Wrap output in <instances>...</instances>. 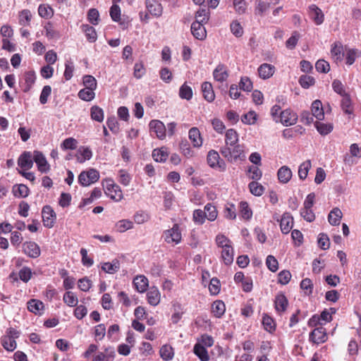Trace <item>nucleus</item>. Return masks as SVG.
<instances>
[{"label":"nucleus","mask_w":361,"mask_h":361,"mask_svg":"<svg viewBox=\"0 0 361 361\" xmlns=\"http://www.w3.org/2000/svg\"><path fill=\"white\" fill-rule=\"evenodd\" d=\"M221 155L230 162L243 161L245 159L244 147L240 145H235L233 147L223 146L220 149Z\"/></svg>","instance_id":"f257e3e1"},{"label":"nucleus","mask_w":361,"mask_h":361,"mask_svg":"<svg viewBox=\"0 0 361 361\" xmlns=\"http://www.w3.org/2000/svg\"><path fill=\"white\" fill-rule=\"evenodd\" d=\"M99 178V172L94 169H90L87 171H82L80 173L78 182L82 186H88L96 183Z\"/></svg>","instance_id":"f03ea898"},{"label":"nucleus","mask_w":361,"mask_h":361,"mask_svg":"<svg viewBox=\"0 0 361 361\" xmlns=\"http://www.w3.org/2000/svg\"><path fill=\"white\" fill-rule=\"evenodd\" d=\"M163 238L164 241L169 244L177 245L180 243L182 235L179 226L174 224L171 229L165 231Z\"/></svg>","instance_id":"7ed1b4c3"},{"label":"nucleus","mask_w":361,"mask_h":361,"mask_svg":"<svg viewBox=\"0 0 361 361\" xmlns=\"http://www.w3.org/2000/svg\"><path fill=\"white\" fill-rule=\"evenodd\" d=\"M105 193L116 202L121 201L123 197L120 186L110 179L106 180Z\"/></svg>","instance_id":"20e7f679"},{"label":"nucleus","mask_w":361,"mask_h":361,"mask_svg":"<svg viewBox=\"0 0 361 361\" xmlns=\"http://www.w3.org/2000/svg\"><path fill=\"white\" fill-rule=\"evenodd\" d=\"M116 356L114 347L108 346L104 348L103 351L97 352L93 356L92 361H113Z\"/></svg>","instance_id":"39448f33"},{"label":"nucleus","mask_w":361,"mask_h":361,"mask_svg":"<svg viewBox=\"0 0 361 361\" xmlns=\"http://www.w3.org/2000/svg\"><path fill=\"white\" fill-rule=\"evenodd\" d=\"M280 122L285 126H290L296 123L298 115L292 110L287 109L280 113Z\"/></svg>","instance_id":"423d86ee"},{"label":"nucleus","mask_w":361,"mask_h":361,"mask_svg":"<svg viewBox=\"0 0 361 361\" xmlns=\"http://www.w3.org/2000/svg\"><path fill=\"white\" fill-rule=\"evenodd\" d=\"M327 338L326 331L323 326L315 328L310 334V341L316 344L323 343L326 341Z\"/></svg>","instance_id":"0eeeda50"},{"label":"nucleus","mask_w":361,"mask_h":361,"mask_svg":"<svg viewBox=\"0 0 361 361\" xmlns=\"http://www.w3.org/2000/svg\"><path fill=\"white\" fill-rule=\"evenodd\" d=\"M42 217L44 226L47 228H51L56 220V214L50 206H45L42 209Z\"/></svg>","instance_id":"6e6552de"},{"label":"nucleus","mask_w":361,"mask_h":361,"mask_svg":"<svg viewBox=\"0 0 361 361\" xmlns=\"http://www.w3.org/2000/svg\"><path fill=\"white\" fill-rule=\"evenodd\" d=\"M149 126L151 132L154 133L159 139L165 138L166 128L161 121L152 120L149 122Z\"/></svg>","instance_id":"1a4fd4ad"},{"label":"nucleus","mask_w":361,"mask_h":361,"mask_svg":"<svg viewBox=\"0 0 361 361\" xmlns=\"http://www.w3.org/2000/svg\"><path fill=\"white\" fill-rule=\"evenodd\" d=\"M33 161L36 163L38 170L41 173H47L50 169L49 164H48L44 154L39 152L35 151L33 155Z\"/></svg>","instance_id":"9d476101"},{"label":"nucleus","mask_w":361,"mask_h":361,"mask_svg":"<svg viewBox=\"0 0 361 361\" xmlns=\"http://www.w3.org/2000/svg\"><path fill=\"white\" fill-rule=\"evenodd\" d=\"M147 12L153 16L159 17L163 12V7L158 0H145Z\"/></svg>","instance_id":"9b49d317"},{"label":"nucleus","mask_w":361,"mask_h":361,"mask_svg":"<svg viewBox=\"0 0 361 361\" xmlns=\"http://www.w3.org/2000/svg\"><path fill=\"white\" fill-rule=\"evenodd\" d=\"M18 165L23 171L30 169L33 166V157L30 152H24L18 159Z\"/></svg>","instance_id":"f8f14e48"},{"label":"nucleus","mask_w":361,"mask_h":361,"mask_svg":"<svg viewBox=\"0 0 361 361\" xmlns=\"http://www.w3.org/2000/svg\"><path fill=\"white\" fill-rule=\"evenodd\" d=\"M24 253L31 258H37L40 255V248L35 242H25L23 245Z\"/></svg>","instance_id":"ddd939ff"},{"label":"nucleus","mask_w":361,"mask_h":361,"mask_svg":"<svg viewBox=\"0 0 361 361\" xmlns=\"http://www.w3.org/2000/svg\"><path fill=\"white\" fill-rule=\"evenodd\" d=\"M228 71L226 66L219 63L213 71V77L216 81L223 82L228 78Z\"/></svg>","instance_id":"4468645a"},{"label":"nucleus","mask_w":361,"mask_h":361,"mask_svg":"<svg viewBox=\"0 0 361 361\" xmlns=\"http://www.w3.org/2000/svg\"><path fill=\"white\" fill-rule=\"evenodd\" d=\"M293 226V218L290 213H284L280 221V228L283 233L287 234Z\"/></svg>","instance_id":"2eb2a0df"},{"label":"nucleus","mask_w":361,"mask_h":361,"mask_svg":"<svg viewBox=\"0 0 361 361\" xmlns=\"http://www.w3.org/2000/svg\"><path fill=\"white\" fill-rule=\"evenodd\" d=\"M188 137L194 147L199 148L202 147L203 140L197 128L192 127L189 130Z\"/></svg>","instance_id":"dca6fc26"},{"label":"nucleus","mask_w":361,"mask_h":361,"mask_svg":"<svg viewBox=\"0 0 361 361\" xmlns=\"http://www.w3.org/2000/svg\"><path fill=\"white\" fill-rule=\"evenodd\" d=\"M191 32L194 37L199 40H203L206 38L207 32L204 24L199 22H193L191 25Z\"/></svg>","instance_id":"f3484780"},{"label":"nucleus","mask_w":361,"mask_h":361,"mask_svg":"<svg viewBox=\"0 0 361 361\" xmlns=\"http://www.w3.org/2000/svg\"><path fill=\"white\" fill-rule=\"evenodd\" d=\"M133 283L136 290L141 293H145L149 286V281L144 275L136 276L133 279Z\"/></svg>","instance_id":"a211bd4d"},{"label":"nucleus","mask_w":361,"mask_h":361,"mask_svg":"<svg viewBox=\"0 0 361 361\" xmlns=\"http://www.w3.org/2000/svg\"><path fill=\"white\" fill-rule=\"evenodd\" d=\"M147 300L148 303L152 306L159 305L161 300V293L157 287L152 286L148 290Z\"/></svg>","instance_id":"6ab92c4d"},{"label":"nucleus","mask_w":361,"mask_h":361,"mask_svg":"<svg viewBox=\"0 0 361 361\" xmlns=\"http://www.w3.org/2000/svg\"><path fill=\"white\" fill-rule=\"evenodd\" d=\"M309 11L312 19L316 25H319L323 23L324 20V16L322 11L315 4H312L309 6Z\"/></svg>","instance_id":"aec40b11"},{"label":"nucleus","mask_w":361,"mask_h":361,"mask_svg":"<svg viewBox=\"0 0 361 361\" xmlns=\"http://www.w3.org/2000/svg\"><path fill=\"white\" fill-rule=\"evenodd\" d=\"M274 304L276 312L281 314L286 310L288 301L286 295L280 293L276 295Z\"/></svg>","instance_id":"412c9836"},{"label":"nucleus","mask_w":361,"mask_h":361,"mask_svg":"<svg viewBox=\"0 0 361 361\" xmlns=\"http://www.w3.org/2000/svg\"><path fill=\"white\" fill-rule=\"evenodd\" d=\"M257 71L259 78L263 80H266L274 75L275 72V67L273 65L264 63L259 66Z\"/></svg>","instance_id":"4be33fe9"},{"label":"nucleus","mask_w":361,"mask_h":361,"mask_svg":"<svg viewBox=\"0 0 361 361\" xmlns=\"http://www.w3.org/2000/svg\"><path fill=\"white\" fill-rule=\"evenodd\" d=\"M207 163L212 167L219 166V168L224 169V163L222 160H220L219 154L214 150H210L207 154Z\"/></svg>","instance_id":"5701e85b"},{"label":"nucleus","mask_w":361,"mask_h":361,"mask_svg":"<svg viewBox=\"0 0 361 361\" xmlns=\"http://www.w3.org/2000/svg\"><path fill=\"white\" fill-rule=\"evenodd\" d=\"M23 82H21V86L23 92H27L30 91L36 80V75L35 72H26L23 77Z\"/></svg>","instance_id":"b1692460"},{"label":"nucleus","mask_w":361,"mask_h":361,"mask_svg":"<svg viewBox=\"0 0 361 361\" xmlns=\"http://www.w3.org/2000/svg\"><path fill=\"white\" fill-rule=\"evenodd\" d=\"M355 337L350 340L348 344V350L350 355H356L358 351L357 339L360 340V346L361 347V324L357 329Z\"/></svg>","instance_id":"393cba45"},{"label":"nucleus","mask_w":361,"mask_h":361,"mask_svg":"<svg viewBox=\"0 0 361 361\" xmlns=\"http://www.w3.org/2000/svg\"><path fill=\"white\" fill-rule=\"evenodd\" d=\"M203 97L208 102H212L215 99V94L212 85L209 82H204L201 86Z\"/></svg>","instance_id":"a878e982"},{"label":"nucleus","mask_w":361,"mask_h":361,"mask_svg":"<svg viewBox=\"0 0 361 361\" xmlns=\"http://www.w3.org/2000/svg\"><path fill=\"white\" fill-rule=\"evenodd\" d=\"M312 115L318 121H322L324 118V112L322 104L320 100H315L312 102L311 106Z\"/></svg>","instance_id":"bb28decb"},{"label":"nucleus","mask_w":361,"mask_h":361,"mask_svg":"<svg viewBox=\"0 0 361 361\" xmlns=\"http://www.w3.org/2000/svg\"><path fill=\"white\" fill-rule=\"evenodd\" d=\"M92 157V152L88 147L82 146L78 149L76 154L77 161L79 163H84Z\"/></svg>","instance_id":"cd10ccee"},{"label":"nucleus","mask_w":361,"mask_h":361,"mask_svg":"<svg viewBox=\"0 0 361 361\" xmlns=\"http://www.w3.org/2000/svg\"><path fill=\"white\" fill-rule=\"evenodd\" d=\"M330 52L334 61H341L343 56V48L341 42H336L332 44Z\"/></svg>","instance_id":"c85d7f7f"},{"label":"nucleus","mask_w":361,"mask_h":361,"mask_svg":"<svg viewBox=\"0 0 361 361\" xmlns=\"http://www.w3.org/2000/svg\"><path fill=\"white\" fill-rule=\"evenodd\" d=\"M225 142L224 146L233 147L235 145H238V134L234 129H228L226 132L225 135Z\"/></svg>","instance_id":"c756f323"},{"label":"nucleus","mask_w":361,"mask_h":361,"mask_svg":"<svg viewBox=\"0 0 361 361\" xmlns=\"http://www.w3.org/2000/svg\"><path fill=\"white\" fill-rule=\"evenodd\" d=\"M27 309L35 314H41L44 310V304L39 300L32 299L27 302Z\"/></svg>","instance_id":"7c9ffc66"},{"label":"nucleus","mask_w":361,"mask_h":361,"mask_svg":"<svg viewBox=\"0 0 361 361\" xmlns=\"http://www.w3.org/2000/svg\"><path fill=\"white\" fill-rule=\"evenodd\" d=\"M221 259L226 265H230L233 262L234 250L233 245L221 249Z\"/></svg>","instance_id":"2f4dec72"},{"label":"nucleus","mask_w":361,"mask_h":361,"mask_svg":"<svg viewBox=\"0 0 361 361\" xmlns=\"http://www.w3.org/2000/svg\"><path fill=\"white\" fill-rule=\"evenodd\" d=\"M277 176L280 183H287L292 177V171L287 166H283L278 170Z\"/></svg>","instance_id":"473e14b6"},{"label":"nucleus","mask_w":361,"mask_h":361,"mask_svg":"<svg viewBox=\"0 0 361 361\" xmlns=\"http://www.w3.org/2000/svg\"><path fill=\"white\" fill-rule=\"evenodd\" d=\"M342 216L343 213L341 210L338 207H335L329 214L328 221L331 225L337 226L340 224Z\"/></svg>","instance_id":"72a5a7b5"},{"label":"nucleus","mask_w":361,"mask_h":361,"mask_svg":"<svg viewBox=\"0 0 361 361\" xmlns=\"http://www.w3.org/2000/svg\"><path fill=\"white\" fill-rule=\"evenodd\" d=\"M212 312L216 318H221L225 313L226 305L221 300H216L212 305Z\"/></svg>","instance_id":"f704fd0d"},{"label":"nucleus","mask_w":361,"mask_h":361,"mask_svg":"<svg viewBox=\"0 0 361 361\" xmlns=\"http://www.w3.org/2000/svg\"><path fill=\"white\" fill-rule=\"evenodd\" d=\"M169 157V151L166 147L154 149L152 152V157L157 162H164Z\"/></svg>","instance_id":"c9c22d12"},{"label":"nucleus","mask_w":361,"mask_h":361,"mask_svg":"<svg viewBox=\"0 0 361 361\" xmlns=\"http://www.w3.org/2000/svg\"><path fill=\"white\" fill-rule=\"evenodd\" d=\"M193 352L195 355L201 360V361H209V355L208 351L206 348L202 347L200 344L195 343L193 348Z\"/></svg>","instance_id":"e433bc0d"},{"label":"nucleus","mask_w":361,"mask_h":361,"mask_svg":"<svg viewBox=\"0 0 361 361\" xmlns=\"http://www.w3.org/2000/svg\"><path fill=\"white\" fill-rule=\"evenodd\" d=\"M90 116L93 121L101 123L104 118V111L99 106L94 105L90 109Z\"/></svg>","instance_id":"4c0bfd02"},{"label":"nucleus","mask_w":361,"mask_h":361,"mask_svg":"<svg viewBox=\"0 0 361 361\" xmlns=\"http://www.w3.org/2000/svg\"><path fill=\"white\" fill-rule=\"evenodd\" d=\"M82 30L85 34L87 39L90 42H94L97 39V35L95 29L89 25H82Z\"/></svg>","instance_id":"58836bf2"},{"label":"nucleus","mask_w":361,"mask_h":361,"mask_svg":"<svg viewBox=\"0 0 361 361\" xmlns=\"http://www.w3.org/2000/svg\"><path fill=\"white\" fill-rule=\"evenodd\" d=\"M13 192L15 197H26L30 193V190L25 185L19 184L13 186Z\"/></svg>","instance_id":"ea45409f"},{"label":"nucleus","mask_w":361,"mask_h":361,"mask_svg":"<svg viewBox=\"0 0 361 361\" xmlns=\"http://www.w3.org/2000/svg\"><path fill=\"white\" fill-rule=\"evenodd\" d=\"M204 212H206V218L210 221L216 220L218 216V212L215 206L211 203H207L204 208Z\"/></svg>","instance_id":"a19ab883"},{"label":"nucleus","mask_w":361,"mask_h":361,"mask_svg":"<svg viewBox=\"0 0 361 361\" xmlns=\"http://www.w3.org/2000/svg\"><path fill=\"white\" fill-rule=\"evenodd\" d=\"M119 268L120 264L116 259L113 260L111 262H104L102 265V270L108 274H114Z\"/></svg>","instance_id":"79ce46f5"},{"label":"nucleus","mask_w":361,"mask_h":361,"mask_svg":"<svg viewBox=\"0 0 361 361\" xmlns=\"http://www.w3.org/2000/svg\"><path fill=\"white\" fill-rule=\"evenodd\" d=\"M116 229L119 233H123L133 228V222L129 219H122L116 222Z\"/></svg>","instance_id":"37998d69"},{"label":"nucleus","mask_w":361,"mask_h":361,"mask_svg":"<svg viewBox=\"0 0 361 361\" xmlns=\"http://www.w3.org/2000/svg\"><path fill=\"white\" fill-rule=\"evenodd\" d=\"M361 56V51L357 49H348L346 50L345 59L346 63L352 65L357 58Z\"/></svg>","instance_id":"c03bdc74"},{"label":"nucleus","mask_w":361,"mask_h":361,"mask_svg":"<svg viewBox=\"0 0 361 361\" xmlns=\"http://www.w3.org/2000/svg\"><path fill=\"white\" fill-rule=\"evenodd\" d=\"M209 18V11L207 8L199 9L196 12L195 21L201 24H206Z\"/></svg>","instance_id":"a18cd8bd"},{"label":"nucleus","mask_w":361,"mask_h":361,"mask_svg":"<svg viewBox=\"0 0 361 361\" xmlns=\"http://www.w3.org/2000/svg\"><path fill=\"white\" fill-rule=\"evenodd\" d=\"M63 300L69 307H75L78 302V297L71 291H67L64 293Z\"/></svg>","instance_id":"49530a36"},{"label":"nucleus","mask_w":361,"mask_h":361,"mask_svg":"<svg viewBox=\"0 0 361 361\" xmlns=\"http://www.w3.org/2000/svg\"><path fill=\"white\" fill-rule=\"evenodd\" d=\"M1 342L4 349L8 351H13L17 347L16 339L9 336H2Z\"/></svg>","instance_id":"de8ad7c7"},{"label":"nucleus","mask_w":361,"mask_h":361,"mask_svg":"<svg viewBox=\"0 0 361 361\" xmlns=\"http://www.w3.org/2000/svg\"><path fill=\"white\" fill-rule=\"evenodd\" d=\"M159 354L163 360L169 361L173 357V349L170 345H164L160 348Z\"/></svg>","instance_id":"09e8293b"},{"label":"nucleus","mask_w":361,"mask_h":361,"mask_svg":"<svg viewBox=\"0 0 361 361\" xmlns=\"http://www.w3.org/2000/svg\"><path fill=\"white\" fill-rule=\"evenodd\" d=\"M94 90L91 89L83 88L78 92V97L83 101L90 102L94 98Z\"/></svg>","instance_id":"8fccbe9b"},{"label":"nucleus","mask_w":361,"mask_h":361,"mask_svg":"<svg viewBox=\"0 0 361 361\" xmlns=\"http://www.w3.org/2000/svg\"><path fill=\"white\" fill-rule=\"evenodd\" d=\"M311 166V161L310 160H307L300 165L298 169V176L300 179L305 180L307 178Z\"/></svg>","instance_id":"3c124183"},{"label":"nucleus","mask_w":361,"mask_h":361,"mask_svg":"<svg viewBox=\"0 0 361 361\" xmlns=\"http://www.w3.org/2000/svg\"><path fill=\"white\" fill-rule=\"evenodd\" d=\"M250 192L255 196H261L264 191V188L257 181H252L248 185Z\"/></svg>","instance_id":"603ef678"},{"label":"nucleus","mask_w":361,"mask_h":361,"mask_svg":"<svg viewBox=\"0 0 361 361\" xmlns=\"http://www.w3.org/2000/svg\"><path fill=\"white\" fill-rule=\"evenodd\" d=\"M257 120V114L254 111H250L241 117V121L246 125H254Z\"/></svg>","instance_id":"864d4df0"},{"label":"nucleus","mask_w":361,"mask_h":361,"mask_svg":"<svg viewBox=\"0 0 361 361\" xmlns=\"http://www.w3.org/2000/svg\"><path fill=\"white\" fill-rule=\"evenodd\" d=\"M214 341L212 336L208 334H203L197 338V344H200L204 348H210L214 345Z\"/></svg>","instance_id":"5fc2aeb1"},{"label":"nucleus","mask_w":361,"mask_h":361,"mask_svg":"<svg viewBox=\"0 0 361 361\" xmlns=\"http://www.w3.org/2000/svg\"><path fill=\"white\" fill-rule=\"evenodd\" d=\"M206 212L202 209H195L192 214V219L195 224L202 225L205 222Z\"/></svg>","instance_id":"6e6d98bb"},{"label":"nucleus","mask_w":361,"mask_h":361,"mask_svg":"<svg viewBox=\"0 0 361 361\" xmlns=\"http://www.w3.org/2000/svg\"><path fill=\"white\" fill-rule=\"evenodd\" d=\"M39 15L44 18H50L54 14L53 9L48 5L40 4L38 8Z\"/></svg>","instance_id":"4d7b16f0"},{"label":"nucleus","mask_w":361,"mask_h":361,"mask_svg":"<svg viewBox=\"0 0 361 361\" xmlns=\"http://www.w3.org/2000/svg\"><path fill=\"white\" fill-rule=\"evenodd\" d=\"M318 132L322 135H327L333 130V126L331 123H324L319 121L314 124Z\"/></svg>","instance_id":"13d9d810"},{"label":"nucleus","mask_w":361,"mask_h":361,"mask_svg":"<svg viewBox=\"0 0 361 361\" xmlns=\"http://www.w3.org/2000/svg\"><path fill=\"white\" fill-rule=\"evenodd\" d=\"M78 142L73 137L65 139L61 144V148L63 150L75 149L78 146Z\"/></svg>","instance_id":"bf43d9fd"},{"label":"nucleus","mask_w":361,"mask_h":361,"mask_svg":"<svg viewBox=\"0 0 361 361\" xmlns=\"http://www.w3.org/2000/svg\"><path fill=\"white\" fill-rule=\"evenodd\" d=\"M179 96L180 98L190 100L192 97V88L184 83L179 90Z\"/></svg>","instance_id":"052dcab7"},{"label":"nucleus","mask_w":361,"mask_h":361,"mask_svg":"<svg viewBox=\"0 0 361 361\" xmlns=\"http://www.w3.org/2000/svg\"><path fill=\"white\" fill-rule=\"evenodd\" d=\"M215 241H216L217 246L219 247H220L221 249L233 245L231 240L222 234L217 235L216 236Z\"/></svg>","instance_id":"680f3d73"},{"label":"nucleus","mask_w":361,"mask_h":361,"mask_svg":"<svg viewBox=\"0 0 361 361\" xmlns=\"http://www.w3.org/2000/svg\"><path fill=\"white\" fill-rule=\"evenodd\" d=\"M233 5L238 14L242 15L245 13L247 10V2L245 0H233Z\"/></svg>","instance_id":"e2e57ef3"},{"label":"nucleus","mask_w":361,"mask_h":361,"mask_svg":"<svg viewBox=\"0 0 361 361\" xmlns=\"http://www.w3.org/2000/svg\"><path fill=\"white\" fill-rule=\"evenodd\" d=\"M106 126L109 130L115 135L118 134L120 131L119 123L114 116L107 118Z\"/></svg>","instance_id":"0e129e2a"},{"label":"nucleus","mask_w":361,"mask_h":361,"mask_svg":"<svg viewBox=\"0 0 361 361\" xmlns=\"http://www.w3.org/2000/svg\"><path fill=\"white\" fill-rule=\"evenodd\" d=\"M82 82L85 85V88L91 89L95 90L97 86L96 79L90 75H86L82 78Z\"/></svg>","instance_id":"69168bd1"},{"label":"nucleus","mask_w":361,"mask_h":361,"mask_svg":"<svg viewBox=\"0 0 361 361\" xmlns=\"http://www.w3.org/2000/svg\"><path fill=\"white\" fill-rule=\"evenodd\" d=\"M315 82V79L310 75H303L300 77L299 83L300 85L305 89L309 88L313 85Z\"/></svg>","instance_id":"338daca9"},{"label":"nucleus","mask_w":361,"mask_h":361,"mask_svg":"<svg viewBox=\"0 0 361 361\" xmlns=\"http://www.w3.org/2000/svg\"><path fill=\"white\" fill-rule=\"evenodd\" d=\"M240 89L245 92H251L253 88L252 81L248 77L244 76L240 78L239 82Z\"/></svg>","instance_id":"774afa93"}]
</instances>
